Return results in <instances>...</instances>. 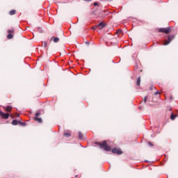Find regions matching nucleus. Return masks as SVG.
I'll return each instance as SVG.
<instances>
[{
	"label": "nucleus",
	"instance_id": "9b49d317",
	"mask_svg": "<svg viewBox=\"0 0 178 178\" xmlns=\"http://www.w3.org/2000/svg\"><path fill=\"white\" fill-rule=\"evenodd\" d=\"M71 136H72V132H70V131H65L64 132V136H65V137L69 138V137H71Z\"/></svg>",
	"mask_w": 178,
	"mask_h": 178
},
{
	"label": "nucleus",
	"instance_id": "f03ea898",
	"mask_svg": "<svg viewBox=\"0 0 178 178\" xmlns=\"http://www.w3.org/2000/svg\"><path fill=\"white\" fill-rule=\"evenodd\" d=\"M159 33H164L165 34H169L170 33H172V28L168 27V28H161L159 29Z\"/></svg>",
	"mask_w": 178,
	"mask_h": 178
},
{
	"label": "nucleus",
	"instance_id": "f8f14e48",
	"mask_svg": "<svg viewBox=\"0 0 178 178\" xmlns=\"http://www.w3.org/2000/svg\"><path fill=\"white\" fill-rule=\"evenodd\" d=\"M97 27H99V29L100 30H102V29L104 27H105V24H104V22H100L97 26Z\"/></svg>",
	"mask_w": 178,
	"mask_h": 178
},
{
	"label": "nucleus",
	"instance_id": "1a4fd4ad",
	"mask_svg": "<svg viewBox=\"0 0 178 178\" xmlns=\"http://www.w3.org/2000/svg\"><path fill=\"white\" fill-rule=\"evenodd\" d=\"M3 108L6 112H11L12 111V106H7L6 107L3 106Z\"/></svg>",
	"mask_w": 178,
	"mask_h": 178
},
{
	"label": "nucleus",
	"instance_id": "dca6fc26",
	"mask_svg": "<svg viewBox=\"0 0 178 178\" xmlns=\"http://www.w3.org/2000/svg\"><path fill=\"white\" fill-rule=\"evenodd\" d=\"M177 116V115H175V114L172 113L171 116H170L171 120H175V119H176Z\"/></svg>",
	"mask_w": 178,
	"mask_h": 178
},
{
	"label": "nucleus",
	"instance_id": "0eeeda50",
	"mask_svg": "<svg viewBox=\"0 0 178 178\" xmlns=\"http://www.w3.org/2000/svg\"><path fill=\"white\" fill-rule=\"evenodd\" d=\"M11 124L13 126H17V124H22V126H24V123L22 122L17 120H13L11 122Z\"/></svg>",
	"mask_w": 178,
	"mask_h": 178
},
{
	"label": "nucleus",
	"instance_id": "39448f33",
	"mask_svg": "<svg viewBox=\"0 0 178 178\" xmlns=\"http://www.w3.org/2000/svg\"><path fill=\"white\" fill-rule=\"evenodd\" d=\"M41 115V113H36L35 115L34 120L35 122H38V123H42V119L38 118Z\"/></svg>",
	"mask_w": 178,
	"mask_h": 178
},
{
	"label": "nucleus",
	"instance_id": "6ab92c4d",
	"mask_svg": "<svg viewBox=\"0 0 178 178\" xmlns=\"http://www.w3.org/2000/svg\"><path fill=\"white\" fill-rule=\"evenodd\" d=\"M148 145H149L150 147H152L154 144L151 142H148Z\"/></svg>",
	"mask_w": 178,
	"mask_h": 178
},
{
	"label": "nucleus",
	"instance_id": "393cba45",
	"mask_svg": "<svg viewBox=\"0 0 178 178\" xmlns=\"http://www.w3.org/2000/svg\"><path fill=\"white\" fill-rule=\"evenodd\" d=\"M17 118H19V114H17Z\"/></svg>",
	"mask_w": 178,
	"mask_h": 178
},
{
	"label": "nucleus",
	"instance_id": "5701e85b",
	"mask_svg": "<svg viewBox=\"0 0 178 178\" xmlns=\"http://www.w3.org/2000/svg\"><path fill=\"white\" fill-rule=\"evenodd\" d=\"M83 1H85L86 2H91L92 0H83Z\"/></svg>",
	"mask_w": 178,
	"mask_h": 178
},
{
	"label": "nucleus",
	"instance_id": "4be33fe9",
	"mask_svg": "<svg viewBox=\"0 0 178 178\" xmlns=\"http://www.w3.org/2000/svg\"><path fill=\"white\" fill-rule=\"evenodd\" d=\"M143 101H144L145 103L147 102V97H145Z\"/></svg>",
	"mask_w": 178,
	"mask_h": 178
},
{
	"label": "nucleus",
	"instance_id": "f257e3e1",
	"mask_svg": "<svg viewBox=\"0 0 178 178\" xmlns=\"http://www.w3.org/2000/svg\"><path fill=\"white\" fill-rule=\"evenodd\" d=\"M95 144L96 145H99L100 148H103L104 151H111L112 149V147L111 146L108 145V143H106V141H103V142H96Z\"/></svg>",
	"mask_w": 178,
	"mask_h": 178
},
{
	"label": "nucleus",
	"instance_id": "412c9836",
	"mask_svg": "<svg viewBox=\"0 0 178 178\" xmlns=\"http://www.w3.org/2000/svg\"><path fill=\"white\" fill-rule=\"evenodd\" d=\"M94 6H98V3L95 2L93 3Z\"/></svg>",
	"mask_w": 178,
	"mask_h": 178
},
{
	"label": "nucleus",
	"instance_id": "2eb2a0df",
	"mask_svg": "<svg viewBox=\"0 0 178 178\" xmlns=\"http://www.w3.org/2000/svg\"><path fill=\"white\" fill-rule=\"evenodd\" d=\"M140 83H141V77L139 76L136 81V86H140Z\"/></svg>",
	"mask_w": 178,
	"mask_h": 178
},
{
	"label": "nucleus",
	"instance_id": "aec40b11",
	"mask_svg": "<svg viewBox=\"0 0 178 178\" xmlns=\"http://www.w3.org/2000/svg\"><path fill=\"white\" fill-rule=\"evenodd\" d=\"M158 94H160L159 91H156V92H154V95H158Z\"/></svg>",
	"mask_w": 178,
	"mask_h": 178
},
{
	"label": "nucleus",
	"instance_id": "9d476101",
	"mask_svg": "<svg viewBox=\"0 0 178 178\" xmlns=\"http://www.w3.org/2000/svg\"><path fill=\"white\" fill-rule=\"evenodd\" d=\"M59 40H60L59 38H56V37H54L53 36L50 39V42L53 41V42L56 43V42H58L59 41Z\"/></svg>",
	"mask_w": 178,
	"mask_h": 178
},
{
	"label": "nucleus",
	"instance_id": "7ed1b4c3",
	"mask_svg": "<svg viewBox=\"0 0 178 178\" xmlns=\"http://www.w3.org/2000/svg\"><path fill=\"white\" fill-rule=\"evenodd\" d=\"M7 33L8 34L7 35L8 40H12V38H13V33H15V29L8 30Z\"/></svg>",
	"mask_w": 178,
	"mask_h": 178
},
{
	"label": "nucleus",
	"instance_id": "f3484780",
	"mask_svg": "<svg viewBox=\"0 0 178 178\" xmlns=\"http://www.w3.org/2000/svg\"><path fill=\"white\" fill-rule=\"evenodd\" d=\"M83 137H84V136L83 135V134L81 132H79V140H83Z\"/></svg>",
	"mask_w": 178,
	"mask_h": 178
},
{
	"label": "nucleus",
	"instance_id": "4468645a",
	"mask_svg": "<svg viewBox=\"0 0 178 178\" xmlns=\"http://www.w3.org/2000/svg\"><path fill=\"white\" fill-rule=\"evenodd\" d=\"M9 15L10 16H13V15H16V10H11L10 12H9Z\"/></svg>",
	"mask_w": 178,
	"mask_h": 178
},
{
	"label": "nucleus",
	"instance_id": "bb28decb",
	"mask_svg": "<svg viewBox=\"0 0 178 178\" xmlns=\"http://www.w3.org/2000/svg\"><path fill=\"white\" fill-rule=\"evenodd\" d=\"M150 90H152V88H150Z\"/></svg>",
	"mask_w": 178,
	"mask_h": 178
},
{
	"label": "nucleus",
	"instance_id": "423d86ee",
	"mask_svg": "<svg viewBox=\"0 0 178 178\" xmlns=\"http://www.w3.org/2000/svg\"><path fill=\"white\" fill-rule=\"evenodd\" d=\"M0 116L2 119H9V113H3L2 111H0Z\"/></svg>",
	"mask_w": 178,
	"mask_h": 178
},
{
	"label": "nucleus",
	"instance_id": "a211bd4d",
	"mask_svg": "<svg viewBox=\"0 0 178 178\" xmlns=\"http://www.w3.org/2000/svg\"><path fill=\"white\" fill-rule=\"evenodd\" d=\"M115 34H122V30H118L116 31Z\"/></svg>",
	"mask_w": 178,
	"mask_h": 178
},
{
	"label": "nucleus",
	"instance_id": "a878e982",
	"mask_svg": "<svg viewBox=\"0 0 178 178\" xmlns=\"http://www.w3.org/2000/svg\"><path fill=\"white\" fill-rule=\"evenodd\" d=\"M92 29L93 30H95V28H94V27H92Z\"/></svg>",
	"mask_w": 178,
	"mask_h": 178
},
{
	"label": "nucleus",
	"instance_id": "6e6552de",
	"mask_svg": "<svg viewBox=\"0 0 178 178\" xmlns=\"http://www.w3.org/2000/svg\"><path fill=\"white\" fill-rule=\"evenodd\" d=\"M113 154H117V155H122L123 154V152H122L120 149L118 148H114L112 149Z\"/></svg>",
	"mask_w": 178,
	"mask_h": 178
},
{
	"label": "nucleus",
	"instance_id": "20e7f679",
	"mask_svg": "<svg viewBox=\"0 0 178 178\" xmlns=\"http://www.w3.org/2000/svg\"><path fill=\"white\" fill-rule=\"evenodd\" d=\"M173 38H175V35H168V40L165 41L164 45H169V44H170V42H172V40H173Z\"/></svg>",
	"mask_w": 178,
	"mask_h": 178
},
{
	"label": "nucleus",
	"instance_id": "ddd939ff",
	"mask_svg": "<svg viewBox=\"0 0 178 178\" xmlns=\"http://www.w3.org/2000/svg\"><path fill=\"white\" fill-rule=\"evenodd\" d=\"M42 45L45 48V49H48V42L45 41L42 42Z\"/></svg>",
	"mask_w": 178,
	"mask_h": 178
},
{
	"label": "nucleus",
	"instance_id": "b1692460",
	"mask_svg": "<svg viewBox=\"0 0 178 178\" xmlns=\"http://www.w3.org/2000/svg\"><path fill=\"white\" fill-rule=\"evenodd\" d=\"M86 44H87L88 45V44H90V42H86Z\"/></svg>",
	"mask_w": 178,
	"mask_h": 178
}]
</instances>
